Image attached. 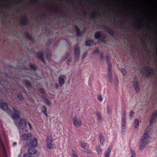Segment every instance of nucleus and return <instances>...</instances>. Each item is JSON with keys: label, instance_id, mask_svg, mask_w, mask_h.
<instances>
[{"label": "nucleus", "instance_id": "nucleus-19", "mask_svg": "<svg viewBox=\"0 0 157 157\" xmlns=\"http://www.w3.org/2000/svg\"><path fill=\"white\" fill-rule=\"evenodd\" d=\"M111 147H109L107 148L104 157H109L111 151Z\"/></svg>", "mask_w": 157, "mask_h": 157}, {"label": "nucleus", "instance_id": "nucleus-51", "mask_svg": "<svg viewBox=\"0 0 157 157\" xmlns=\"http://www.w3.org/2000/svg\"><path fill=\"white\" fill-rule=\"evenodd\" d=\"M134 113V112L132 111H131L129 113V116L132 117V114Z\"/></svg>", "mask_w": 157, "mask_h": 157}, {"label": "nucleus", "instance_id": "nucleus-3", "mask_svg": "<svg viewBox=\"0 0 157 157\" xmlns=\"http://www.w3.org/2000/svg\"><path fill=\"white\" fill-rule=\"evenodd\" d=\"M52 138L51 136H48L47 139V147L48 149H52L55 147V144L53 143Z\"/></svg>", "mask_w": 157, "mask_h": 157}, {"label": "nucleus", "instance_id": "nucleus-34", "mask_svg": "<svg viewBox=\"0 0 157 157\" xmlns=\"http://www.w3.org/2000/svg\"><path fill=\"white\" fill-rule=\"evenodd\" d=\"M134 123L135 124V128H137L139 123V120L137 119H136L134 121Z\"/></svg>", "mask_w": 157, "mask_h": 157}, {"label": "nucleus", "instance_id": "nucleus-7", "mask_svg": "<svg viewBox=\"0 0 157 157\" xmlns=\"http://www.w3.org/2000/svg\"><path fill=\"white\" fill-rule=\"evenodd\" d=\"M107 65H108V75L109 80L111 83H112L113 82V80L112 74V67L110 65V63H109V64Z\"/></svg>", "mask_w": 157, "mask_h": 157}, {"label": "nucleus", "instance_id": "nucleus-50", "mask_svg": "<svg viewBox=\"0 0 157 157\" xmlns=\"http://www.w3.org/2000/svg\"><path fill=\"white\" fill-rule=\"evenodd\" d=\"M98 99L100 101H102V98L101 95H99L98 97Z\"/></svg>", "mask_w": 157, "mask_h": 157}, {"label": "nucleus", "instance_id": "nucleus-10", "mask_svg": "<svg viewBox=\"0 0 157 157\" xmlns=\"http://www.w3.org/2000/svg\"><path fill=\"white\" fill-rule=\"evenodd\" d=\"M30 147L28 149V152L29 154H28L29 155L31 156V157H35L34 156H32L31 155H34L36 153V151L34 147ZM25 155V154H24Z\"/></svg>", "mask_w": 157, "mask_h": 157}, {"label": "nucleus", "instance_id": "nucleus-48", "mask_svg": "<svg viewBox=\"0 0 157 157\" xmlns=\"http://www.w3.org/2000/svg\"><path fill=\"white\" fill-rule=\"evenodd\" d=\"M99 137L100 139H104L103 136L102 134H99Z\"/></svg>", "mask_w": 157, "mask_h": 157}, {"label": "nucleus", "instance_id": "nucleus-56", "mask_svg": "<svg viewBox=\"0 0 157 157\" xmlns=\"http://www.w3.org/2000/svg\"><path fill=\"white\" fill-rule=\"evenodd\" d=\"M110 109L109 107H107V112L108 113H110Z\"/></svg>", "mask_w": 157, "mask_h": 157}, {"label": "nucleus", "instance_id": "nucleus-28", "mask_svg": "<svg viewBox=\"0 0 157 157\" xmlns=\"http://www.w3.org/2000/svg\"><path fill=\"white\" fill-rule=\"evenodd\" d=\"M156 118V117L151 115L150 119V124L153 123L155 121Z\"/></svg>", "mask_w": 157, "mask_h": 157}, {"label": "nucleus", "instance_id": "nucleus-35", "mask_svg": "<svg viewBox=\"0 0 157 157\" xmlns=\"http://www.w3.org/2000/svg\"><path fill=\"white\" fill-rule=\"evenodd\" d=\"M17 97L20 100H23V96L21 94H18L17 95Z\"/></svg>", "mask_w": 157, "mask_h": 157}, {"label": "nucleus", "instance_id": "nucleus-25", "mask_svg": "<svg viewBox=\"0 0 157 157\" xmlns=\"http://www.w3.org/2000/svg\"><path fill=\"white\" fill-rule=\"evenodd\" d=\"M25 86L26 87H31V84L30 82L26 80L25 81Z\"/></svg>", "mask_w": 157, "mask_h": 157}, {"label": "nucleus", "instance_id": "nucleus-11", "mask_svg": "<svg viewBox=\"0 0 157 157\" xmlns=\"http://www.w3.org/2000/svg\"><path fill=\"white\" fill-rule=\"evenodd\" d=\"M66 76L63 75H61L59 77L58 79L60 87H62V85L64 83V79L66 78Z\"/></svg>", "mask_w": 157, "mask_h": 157}, {"label": "nucleus", "instance_id": "nucleus-17", "mask_svg": "<svg viewBox=\"0 0 157 157\" xmlns=\"http://www.w3.org/2000/svg\"><path fill=\"white\" fill-rule=\"evenodd\" d=\"M149 67H144V71L146 72H147V73H145V75L147 76H149L151 75H153L152 74L151 71H149Z\"/></svg>", "mask_w": 157, "mask_h": 157}, {"label": "nucleus", "instance_id": "nucleus-24", "mask_svg": "<svg viewBox=\"0 0 157 157\" xmlns=\"http://www.w3.org/2000/svg\"><path fill=\"white\" fill-rule=\"evenodd\" d=\"M94 41L91 40H87L86 42V45L88 46H90L91 44L93 43Z\"/></svg>", "mask_w": 157, "mask_h": 157}, {"label": "nucleus", "instance_id": "nucleus-62", "mask_svg": "<svg viewBox=\"0 0 157 157\" xmlns=\"http://www.w3.org/2000/svg\"><path fill=\"white\" fill-rule=\"evenodd\" d=\"M59 41H57L56 42V45L57 44H58L59 43Z\"/></svg>", "mask_w": 157, "mask_h": 157}, {"label": "nucleus", "instance_id": "nucleus-20", "mask_svg": "<svg viewBox=\"0 0 157 157\" xmlns=\"http://www.w3.org/2000/svg\"><path fill=\"white\" fill-rule=\"evenodd\" d=\"M134 87L135 90L137 92H139L140 91V88L139 84L137 81H135L134 84Z\"/></svg>", "mask_w": 157, "mask_h": 157}, {"label": "nucleus", "instance_id": "nucleus-16", "mask_svg": "<svg viewBox=\"0 0 157 157\" xmlns=\"http://www.w3.org/2000/svg\"><path fill=\"white\" fill-rule=\"evenodd\" d=\"M101 32L99 31H97L95 32L94 36L95 38L97 39H99V40L100 39L101 37Z\"/></svg>", "mask_w": 157, "mask_h": 157}, {"label": "nucleus", "instance_id": "nucleus-44", "mask_svg": "<svg viewBox=\"0 0 157 157\" xmlns=\"http://www.w3.org/2000/svg\"><path fill=\"white\" fill-rule=\"evenodd\" d=\"M106 59L107 61V64H109V63H110L109 62V59L110 58L109 56H106Z\"/></svg>", "mask_w": 157, "mask_h": 157}, {"label": "nucleus", "instance_id": "nucleus-8", "mask_svg": "<svg viewBox=\"0 0 157 157\" xmlns=\"http://www.w3.org/2000/svg\"><path fill=\"white\" fill-rule=\"evenodd\" d=\"M73 124L76 128H78L82 124V121L80 119H77V117H75L73 119Z\"/></svg>", "mask_w": 157, "mask_h": 157}, {"label": "nucleus", "instance_id": "nucleus-53", "mask_svg": "<svg viewBox=\"0 0 157 157\" xmlns=\"http://www.w3.org/2000/svg\"><path fill=\"white\" fill-rule=\"evenodd\" d=\"M27 124H28V126L30 129V130H31L32 129V127L31 125V124L28 122Z\"/></svg>", "mask_w": 157, "mask_h": 157}, {"label": "nucleus", "instance_id": "nucleus-39", "mask_svg": "<svg viewBox=\"0 0 157 157\" xmlns=\"http://www.w3.org/2000/svg\"><path fill=\"white\" fill-rule=\"evenodd\" d=\"M122 121H125V114L124 112L122 114Z\"/></svg>", "mask_w": 157, "mask_h": 157}, {"label": "nucleus", "instance_id": "nucleus-15", "mask_svg": "<svg viewBox=\"0 0 157 157\" xmlns=\"http://www.w3.org/2000/svg\"><path fill=\"white\" fill-rule=\"evenodd\" d=\"M45 56L46 59L48 60V61H49L50 60L52 56V53L50 50H47Z\"/></svg>", "mask_w": 157, "mask_h": 157}, {"label": "nucleus", "instance_id": "nucleus-31", "mask_svg": "<svg viewBox=\"0 0 157 157\" xmlns=\"http://www.w3.org/2000/svg\"><path fill=\"white\" fill-rule=\"evenodd\" d=\"M80 143L82 148H84L86 147L87 144L86 142L83 141H81L80 142Z\"/></svg>", "mask_w": 157, "mask_h": 157}, {"label": "nucleus", "instance_id": "nucleus-30", "mask_svg": "<svg viewBox=\"0 0 157 157\" xmlns=\"http://www.w3.org/2000/svg\"><path fill=\"white\" fill-rule=\"evenodd\" d=\"M96 114L97 117L98 119V120H101L102 118L101 113L99 112H98L96 113Z\"/></svg>", "mask_w": 157, "mask_h": 157}, {"label": "nucleus", "instance_id": "nucleus-1", "mask_svg": "<svg viewBox=\"0 0 157 157\" xmlns=\"http://www.w3.org/2000/svg\"><path fill=\"white\" fill-rule=\"evenodd\" d=\"M0 108L2 109L5 110L9 115L12 114V117L13 119H18L20 118V113L16 108L11 107L14 112L13 114L11 110L8 108L7 104L5 102H2L0 103Z\"/></svg>", "mask_w": 157, "mask_h": 157}, {"label": "nucleus", "instance_id": "nucleus-49", "mask_svg": "<svg viewBox=\"0 0 157 157\" xmlns=\"http://www.w3.org/2000/svg\"><path fill=\"white\" fill-rule=\"evenodd\" d=\"M115 83L116 85H117L118 83V81L117 77L116 78L115 80Z\"/></svg>", "mask_w": 157, "mask_h": 157}, {"label": "nucleus", "instance_id": "nucleus-12", "mask_svg": "<svg viewBox=\"0 0 157 157\" xmlns=\"http://www.w3.org/2000/svg\"><path fill=\"white\" fill-rule=\"evenodd\" d=\"M40 96L41 97V98L43 99L44 101V102L46 104L48 105L49 106H50L52 105V103L50 101V100L48 99L46 96L45 95H40Z\"/></svg>", "mask_w": 157, "mask_h": 157}, {"label": "nucleus", "instance_id": "nucleus-13", "mask_svg": "<svg viewBox=\"0 0 157 157\" xmlns=\"http://www.w3.org/2000/svg\"><path fill=\"white\" fill-rule=\"evenodd\" d=\"M103 29H104L105 31L107 32L109 34L112 36H113V35L114 32L112 30V29L109 27H108L104 25L103 26Z\"/></svg>", "mask_w": 157, "mask_h": 157}, {"label": "nucleus", "instance_id": "nucleus-29", "mask_svg": "<svg viewBox=\"0 0 157 157\" xmlns=\"http://www.w3.org/2000/svg\"><path fill=\"white\" fill-rule=\"evenodd\" d=\"M96 151L98 154H100L101 153L102 150L100 148V146H97L96 147Z\"/></svg>", "mask_w": 157, "mask_h": 157}, {"label": "nucleus", "instance_id": "nucleus-26", "mask_svg": "<svg viewBox=\"0 0 157 157\" xmlns=\"http://www.w3.org/2000/svg\"><path fill=\"white\" fill-rule=\"evenodd\" d=\"M98 13L96 12H94L91 14L90 17L92 19H95L97 18V15L96 14Z\"/></svg>", "mask_w": 157, "mask_h": 157}, {"label": "nucleus", "instance_id": "nucleus-2", "mask_svg": "<svg viewBox=\"0 0 157 157\" xmlns=\"http://www.w3.org/2000/svg\"><path fill=\"white\" fill-rule=\"evenodd\" d=\"M147 129V128L140 139V150H142L145 148L146 146L148 144L150 140V138L149 136V132Z\"/></svg>", "mask_w": 157, "mask_h": 157}, {"label": "nucleus", "instance_id": "nucleus-37", "mask_svg": "<svg viewBox=\"0 0 157 157\" xmlns=\"http://www.w3.org/2000/svg\"><path fill=\"white\" fill-rule=\"evenodd\" d=\"M135 28L137 29L139 31H140L142 29V26L140 25H137L135 26Z\"/></svg>", "mask_w": 157, "mask_h": 157}, {"label": "nucleus", "instance_id": "nucleus-9", "mask_svg": "<svg viewBox=\"0 0 157 157\" xmlns=\"http://www.w3.org/2000/svg\"><path fill=\"white\" fill-rule=\"evenodd\" d=\"M29 144L31 147H36L37 144V139L35 138H34L33 139H30Z\"/></svg>", "mask_w": 157, "mask_h": 157}, {"label": "nucleus", "instance_id": "nucleus-63", "mask_svg": "<svg viewBox=\"0 0 157 157\" xmlns=\"http://www.w3.org/2000/svg\"><path fill=\"white\" fill-rule=\"evenodd\" d=\"M13 145H16L17 144V143L15 142H14L13 143Z\"/></svg>", "mask_w": 157, "mask_h": 157}, {"label": "nucleus", "instance_id": "nucleus-6", "mask_svg": "<svg viewBox=\"0 0 157 157\" xmlns=\"http://www.w3.org/2000/svg\"><path fill=\"white\" fill-rule=\"evenodd\" d=\"M18 125L21 129L22 130L25 129L27 125L26 121L23 119H21Z\"/></svg>", "mask_w": 157, "mask_h": 157}, {"label": "nucleus", "instance_id": "nucleus-60", "mask_svg": "<svg viewBox=\"0 0 157 157\" xmlns=\"http://www.w3.org/2000/svg\"><path fill=\"white\" fill-rule=\"evenodd\" d=\"M37 57L39 59V52H38L37 53Z\"/></svg>", "mask_w": 157, "mask_h": 157}, {"label": "nucleus", "instance_id": "nucleus-59", "mask_svg": "<svg viewBox=\"0 0 157 157\" xmlns=\"http://www.w3.org/2000/svg\"><path fill=\"white\" fill-rule=\"evenodd\" d=\"M149 71H151L152 74L153 75V69H151L149 67Z\"/></svg>", "mask_w": 157, "mask_h": 157}, {"label": "nucleus", "instance_id": "nucleus-5", "mask_svg": "<svg viewBox=\"0 0 157 157\" xmlns=\"http://www.w3.org/2000/svg\"><path fill=\"white\" fill-rule=\"evenodd\" d=\"M28 17L25 15H24L21 17L19 22L21 25L25 26L28 24Z\"/></svg>", "mask_w": 157, "mask_h": 157}, {"label": "nucleus", "instance_id": "nucleus-36", "mask_svg": "<svg viewBox=\"0 0 157 157\" xmlns=\"http://www.w3.org/2000/svg\"><path fill=\"white\" fill-rule=\"evenodd\" d=\"M121 71L122 73L124 75H125L126 74V71L125 70L124 68H121Z\"/></svg>", "mask_w": 157, "mask_h": 157}, {"label": "nucleus", "instance_id": "nucleus-18", "mask_svg": "<svg viewBox=\"0 0 157 157\" xmlns=\"http://www.w3.org/2000/svg\"><path fill=\"white\" fill-rule=\"evenodd\" d=\"M32 136L31 134L29 133L28 134H25L22 135V138L25 140H27L29 138Z\"/></svg>", "mask_w": 157, "mask_h": 157}, {"label": "nucleus", "instance_id": "nucleus-21", "mask_svg": "<svg viewBox=\"0 0 157 157\" xmlns=\"http://www.w3.org/2000/svg\"><path fill=\"white\" fill-rule=\"evenodd\" d=\"M52 10L53 12H55L56 13L61 14H64V12L63 11H60L57 8H52Z\"/></svg>", "mask_w": 157, "mask_h": 157}, {"label": "nucleus", "instance_id": "nucleus-42", "mask_svg": "<svg viewBox=\"0 0 157 157\" xmlns=\"http://www.w3.org/2000/svg\"><path fill=\"white\" fill-rule=\"evenodd\" d=\"M126 124L125 121H122L121 126L122 127H125Z\"/></svg>", "mask_w": 157, "mask_h": 157}, {"label": "nucleus", "instance_id": "nucleus-41", "mask_svg": "<svg viewBox=\"0 0 157 157\" xmlns=\"http://www.w3.org/2000/svg\"><path fill=\"white\" fill-rule=\"evenodd\" d=\"M105 38V36L104 35H102L101 34V37L99 41H101V42H103V41L104 40Z\"/></svg>", "mask_w": 157, "mask_h": 157}, {"label": "nucleus", "instance_id": "nucleus-4", "mask_svg": "<svg viewBox=\"0 0 157 157\" xmlns=\"http://www.w3.org/2000/svg\"><path fill=\"white\" fill-rule=\"evenodd\" d=\"M80 53V50L79 45L77 43L75 45L74 49V56L76 60H78V59Z\"/></svg>", "mask_w": 157, "mask_h": 157}, {"label": "nucleus", "instance_id": "nucleus-27", "mask_svg": "<svg viewBox=\"0 0 157 157\" xmlns=\"http://www.w3.org/2000/svg\"><path fill=\"white\" fill-rule=\"evenodd\" d=\"M40 61H42L43 63H45L43 57V54L42 52L40 51Z\"/></svg>", "mask_w": 157, "mask_h": 157}, {"label": "nucleus", "instance_id": "nucleus-43", "mask_svg": "<svg viewBox=\"0 0 157 157\" xmlns=\"http://www.w3.org/2000/svg\"><path fill=\"white\" fill-rule=\"evenodd\" d=\"M100 59L101 60H102L104 59V57L103 56V52L101 53L100 54Z\"/></svg>", "mask_w": 157, "mask_h": 157}, {"label": "nucleus", "instance_id": "nucleus-38", "mask_svg": "<svg viewBox=\"0 0 157 157\" xmlns=\"http://www.w3.org/2000/svg\"><path fill=\"white\" fill-rule=\"evenodd\" d=\"M40 93H42L43 94V95H45V91L44 89L40 88Z\"/></svg>", "mask_w": 157, "mask_h": 157}, {"label": "nucleus", "instance_id": "nucleus-57", "mask_svg": "<svg viewBox=\"0 0 157 157\" xmlns=\"http://www.w3.org/2000/svg\"><path fill=\"white\" fill-rule=\"evenodd\" d=\"M69 56V54L68 53H67L66 54V55L64 56V58H68Z\"/></svg>", "mask_w": 157, "mask_h": 157}, {"label": "nucleus", "instance_id": "nucleus-52", "mask_svg": "<svg viewBox=\"0 0 157 157\" xmlns=\"http://www.w3.org/2000/svg\"><path fill=\"white\" fill-rule=\"evenodd\" d=\"M71 59H69L67 61V65H69V64L71 62Z\"/></svg>", "mask_w": 157, "mask_h": 157}, {"label": "nucleus", "instance_id": "nucleus-40", "mask_svg": "<svg viewBox=\"0 0 157 157\" xmlns=\"http://www.w3.org/2000/svg\"><path fill=\"white\" fill-rule=\"evenodd\" d=\"M131 157H136L135 152L131 150Z\"/></svg>", "mask_w": 157, "mask_h": 157}, {"label": "nucleus", "instance_id": "nucleus-54", "mask_svg": "<svg viewBox=\"0 0 157 157\" xmlns=\"http://www.w3.org/2000/svg\"><path fill=\"white\" fill-rule=\"evenodd\" d=\"M140 40H141L142 45L145 46V43L144 41L143 40H142V39H140Z\"/></svg>", "mask_w": 157, "mask_h": 157}, {"label": "nucleus", "instance_id": "nucleus-58", "mask_svg": "<svg viewBox=\"0 0 157 157\" xmlns=\"http://www.w3.org/2000/svg\"><path fill=\"white\" fill-rule=\"evenodd\" d=\"M100 142L101 144L102 145H103V142H104V139H100Z\"/></svg>", "mask_w": 157, "mask_h": 157}, {"label": "nucleus", "instance_id": "nucleus-23", "mask_svg": "<svg viewBox=\"0 0 157 157\" xmlns=\"http://www.w3.org/2000/svg\"><path fill=\"white\" fill-rule=\"evenodd\" d=\"M25 37L31 41H33V39L32 36L28 32H26L25 33Z\"/></svg>", "mask_w": 157, "mask_h": 157}, {"label": "nucleus", "instance_id": "nucleus-33", "mask_svg": "<svg viewBox=\"0 0 157 157\" xmlns=\"http://www.w3.org/2000/svg\"><path fill=\"white\" fill-rule=\"evenodd\" d=\"M72 157H78L76 151L74 150H72Z\"/></svg>", "mask_w": 157, "mask_h": 157}, {"label": "nucleus", "instance_id": "nucleus-14", "mask_svg": "<svg viewBox=\"0 0 157 157\" xmlns=\"http://www.w3.org/2000/svg\"><path fill=\"white\" fill-rule=\"evenodd\" d=\"M74 28L76 31V35L77 36H80L82 35L81 30L78 27L75 25L74 26Z\"/></svg>", "mask_w": 157, "mask_h": 157}, {"label": "nucleus", "instance_id": "nucleus-22", "mask_svg": "<svg viewBox=\"0 0 157 157\" xmlns=\"http://www.w3.org/2000/svg\"><path fill=\"white\" fill-rule=\"evenodd\" d=\"M41 111L44 113L46 117H48V113L46 108L44 105L43 106L41 109Z\"/></svg>", "mask_w": 157, "mask_h": 157}, {"label": "nucleus", "instance_id": "nucleus-47", "mask_svg": "<svg viewBox=\"0 0 157 157\" xmlns=\"http://www.w3.org/2000/svg\"><path fill=\"white\" fill-rule=\"evenodd\" d=\"M99 53V51L98 49H96L93 52V53L94 54H95L96 53Z\"/></svg>", "mask_w": 157, "mask_h": 157}, {"label": "nucleus", "instance_id": "nucleus-61", "mask_svg": "<svg viewBox=\"0 0 157 157\" xmlns=\"http://www.w3.org/2000/svg\"><path fill=\"white\" fill-rule=\"evenodd\" d=\"M86 14V12L85 11H84L83 12V15L85 16Z\"/></svg>", "mask_w": 157, "mask_h": 157}, {"label": "nucleus", "instance_id": "nucleus-64", "mask_svg": "<svg viewBox=\"0 0 157 157\" xmlns=\"http://www.w3.org/2000/svg\"><path fill=\"white\" fill-rule=\"evenodd\" d=\"M132 49H134V47L133 46V47H132Z\"/></svg>", "mask_w": 157, "mask_h": 157}, {"label": "nucleus", "instance_id": "nucleus-32", "mask_svg": "<svg viewBox=\"0 0 157 157\" xmlns=\"http://www.w3.org/2000/svg\"><path fill=\"white\" fill-rule=\"evenodd\" d=\"M29 67L33 71H35L36 70V68L35 66L32 64H31L29 65Z\"/></svg>", "mask_w": 157, "mask_h": 157}, {"label": "nucleus", "instance_id": "nucleus-55", "mask_svg": "<svg viewBox=\"0 0 157 157\" xmlns=\"http://www.w3.org/2000/svg\"><path fill=\"white\" fill-rule=\"evenodd\" d=\"M55 86L56 88V89H58V87H59V85L58 83H55Z\"/></svg>", "mask_w": 157, "mask_h": 157}, {"label": "nucleus", "instance_id": "nucleus-45", "mask_svg": "<svg viewBox=\"0 0 157 157\" xmlns=\"http://www.w3.org/2000/svg\"><path fill=\"white\" fill-rule=\"evenodd\" d=\"M153 116H154L156 117H157V110L154 112L152 114Z\"/></svg>", "mask_w": 157, "mask_h": 157}, {"label": "nucleus", "instance_id": "nucleus-46", "mask_svg": "<svg viewBox=\"0 0 157 157\" xmlns=\"http://www.w3.org/2000/svg\"><path fill=\"white\" fill-rule=\"evenodd\" d=\"M125 127H121V132L122 134H124V132L125 131Z\"/></svg>", "mask_w": 157, "mask_h": 157}]
</instances>
